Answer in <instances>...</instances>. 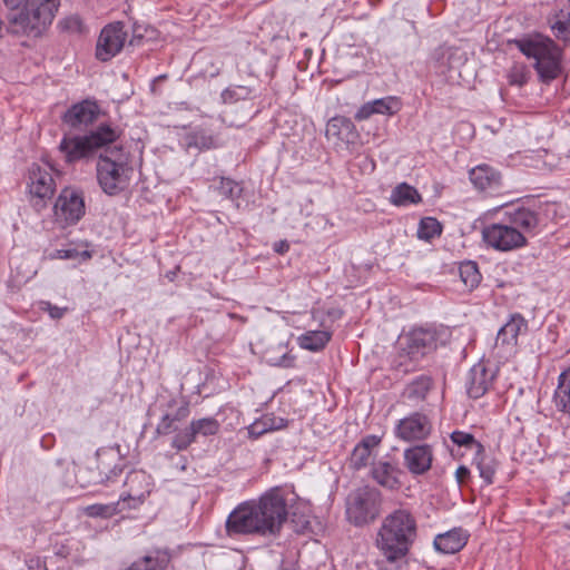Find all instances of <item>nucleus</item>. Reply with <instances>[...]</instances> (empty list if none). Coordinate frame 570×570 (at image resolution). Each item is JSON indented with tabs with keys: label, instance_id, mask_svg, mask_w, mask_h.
<instances>
[{
	"label": "nucleus",
	"instance_id": "nucleus-41",
	"mask_svg": "<svg viewBox=\"0 0 570 570\" xmlns=\"http://www.w3.org/2000/svg\"><path fill=\"white\" fill-rule=\"evenodd\" d=\"M442 233L441 223L434 217H424L421 219L417 229L420 239L430 240Z\"/></svg>",
	"mask_w": 570,
	"mask_h": 570
},
{
	"label": "nucleus",
	"instance_id": "nucleus-44",
	"mask_svg": "<svg viewBox=\"0 0 570 570\" xmlns=\"http://www.w3.org/2000/svg\"><path fill=\"white\" fill-rule=\"evenodd\" d=\"M282 425H275L274 417L264 416L248 426V434L252 439H258L264 433L278 429Z\"/></svg>",
	"mask_w": 570,
	"mask_h": 570
},
{
	"label": "nucleus",
	"instance_id": "nucleus-7",
	"mask_svg": "<svg viewBox=\"0 0 570 570\" xmlns=\"http://www.w3.org/2000/svg\"><path fill=\"white\" fill-rule=\"evenodd\" d=\"M515 43L524 56L535 60L534 68L542 81L550 82L560 75L561 49L553 40H515Z\"/></svg>",
	"mask_w": 570,
	"mask_h": 570
},
{
	"label": "nucleus",
	"instance_id": "nucleus-40",
	"mask_svg": "<svg viewBox=\"0 0 570 570\" xmlns=\"http://www.w3.org/2000/svg\"><path fill=\"white\" fill-rule=\"evenodd\" d=\"M450 438L454 444L472 450L474 451V454L480 455L485 451L484 446L479 441H476L471 433L463 431H453Z\"/></svg>",
	"mask_w": 570,
	"mask_h": 570
},
{
	"label": "nucleus",
	"instance_id": "nucleus-6",
	"mask_svg": "<svg viewBox=\"0 0 570 570\" xmlns=\"http://www.w3.org/2000/svg\"><path fill=\"white\" fill-rule=\"evenodd\" d=\"M130 154L120 145H109L99 154L96 175L101 189L110 195L124 191L132 174Z\"/></svg>",
	"mask_w": 570,
	"mask_h": 570
},
{
	"label": "nucleus",
	"instance_id": "nucleus-39",
	"mask_svg": "<svg viewBox=\"0 0 570 570\" xmlns=\"http://www.w3.org/2000/svg\"><path fill=\"white\" fill-rule=\"evenodd\" d=\"M473 463L476 465L480 476L484 480V482L489 485L494 481V474L497 470V463L494 459L484 454H475L473 459Z\"/></svg>",
	"mask_w": 570,
	"mask_h": 570
},
{
	"label": "nucleus",
	"instance_id": "nucleus-32",
	"mask_svg": "<svg viewBox=\"0 0 570 570\" xmlns=\"http://www.w3.org/2000/svg\"><path fill=\"white\" fill-rule=\"evenodd\" d=\"M187 149L196 148L200 151L219 147L217 138L205 129H197L186 135Z\"/></svg>",
	"mask_w": 570,
	"mask_h": 570
},
{
	"label": "nucleus",
	"instance_id": "nucleus-27",
	"mask_svg": "<svg viewBox=\"0 0 570 570\" xmlns=\"http://www.w3.org/2000/svg\"><path fill=\"white\" fill-rule=\"evenodd\" d=\"M326 136L336 140L350 142L355 136V126L351 119L344 116H336L330 119L326 126Z\"/></svg>",
	"mask_w": 570,
	"mask_h": 570
},
{
	"label": "nucleus",
	"instance_id": "nucleus-48",
	"mask_svg": "<svg viewBox=\"0 0 570 570\" xmlns=\"http://www.w3.org/2000/svg\"><path fill=\"white\" fill-rule=\"evenodd\" d=\"M248 95L245 87L227 88L222 92V99L225 104H233Z\"/></svg>",
	"mask_w": 570,
	"mask_h": 570
},
{
	"label": "nucleus",
	"instance_id": "nucleus-45",
	"mask_svg": "<svg viewBox=\"0 0 570 570\" xmlns=\"http://www.w3.org/2000/svg\"><path fill=\"white\" fill-rule=\"evenodd\" d=\"M218 191L224 197L236 200L242 196L243 188L237 181L230 178L222 177Z\"/></svg>",
	"mask_w": 570,
	"mask_h": 570
},
{
	"label": "nucleus",
	"instance_id": "nucleus-49",
	"mask_svg": "<svg viewBox=\"0 0 570 570\" xmlns=\"http://www.w3.org/2000/svg\"><path fill=\"white\" fill-rule=\"evenodd\" d=\"M50 261L55 259H76L79 257V252L75 248L71 249H56L47 256Z\"/></svg>",
	"mask_w": 570,
	"mask_h": 570
},
{
	"label": "nucleus",
	"instance_id": "nucleus-43",
	"mask_svg": "<svg viewBox=\"0 0 570 570\" xmlns=\"http://www.w3.org/2000/svg\"><path fill=\"white\" fill-rule=\"evenodd\" d=\"M58 27L61 29V31L72 35H82L87 31L81 17L78 14H70L61 19L58 23Z\"/></svg>",
	"mask_w": 570,
	"mask_h": 570
},
{
	"label": "nucleus",
	"instance_id": "nucleus-14",
	"mask_svg": "<svg viewBox=\"0 0 570 570\" xmlns=\"http://www.w3.org/2000/svg\"><path fill=\"white\" fill-rule=\"evenodd\" d=\"M498 374V368L489 361H480L474 364L465 381L466 393L472 399L482 397L492 386Z\"/></svg>",
	"mask_w": 570,
	"mask_h": 570
},
{
	"label": "nucleus",
	"instance_id": "nucleus-38",
	"mask_svg": "<svg viewBox=\"0 0 570 570\" xmlns=\"http://www.w3.org/2000/svg\"><path fill=\"white\" fill-rule=\"evenodd\" d=\"M126 510V507L121 505V502H115L109 504H91L85 508V513L91 518H111Z\"/></svg>",
	"mask_w": 570,
	"mask_h": 570
},
{
	"label": "nucleus",
	"instance_id": "nucleus-13",
	"mask_svg": "<svg viewBox=\"0 0 570 570\" xmlns=\"http://www.w3.org/2000/svg\"><path fill=\"white\" fill-rule=\"evenodd\" d=\"M127 38L125 24L120 21L107 24L100 32L97 46L96 57L100 61H109L124 47Z\"/></svg>",
	"mask_w": 570,
	"mask_h": 570
},
{
	"label": "nucleus",
	"instance_id": "nucleus-52",
	"mask_svg": "<svg viewBox=\"0 0 570 570\" xmlns=\"http://www.w3.org/2000/svg\"><path fill=\"white\" fill-rule=\"evenodd\" d=\"M455 478L459 484H464L470 479V470L465 465H460L455 471Z\"/></svg>",
	"mask_w": 570,
	"mask_h": 570
},
{
	"label": "nucleus",
	"instance_id": "nucleus-9",
	"mask_svg": "<svg viewBox=\"0 0 570 570\" xmlns=\"http://www.w3.org/2000/svg\"><path fill=\"white\" fill-rule=\"evenodd\" d=\"M484 243L500 252H510L527 245L523 233L510 224L494 223L482 230Z\"/></svg>",
	"mask_w": 570,
	"mask_h": 570
},
{
	"label": "nucleus",
	"instance_id": "nucleus-20",
	"mask_svg": "<svg viewBox=\"0 0 570 570\" xmlns=\"http://www.w3.org/2000/svg\"><path fill=\"white\" fill-rule=\"evenodd\" d=\"M401 108L402 101L400 98L394 96H387L384 98L365 102L358 108L354 118L357 121H363L368 119L373 115L393 116L397 114L401 110Z\"/></svg>",
	"mask_w": 570,
	"mask_h": 570
},
{
	"label": "nucleus",
	"instance_id": "nucleus-22",
	"mask_svg": "<svg viewBox=\"0 0 570 570\" xmlns=\"http://www.w3.org/2000/svg\"><path fill=\"white\" fill-rule=\"evenodd\" d=\"M173 553L168 548H155L120 570H168Z\"/></svg>",
	"mask_w": 570,
	"mask_h": 570
},
{
	"label": "nucleus",
	"instance_id": "nucleus-16",
	"mask_svg": "<svg viewBox=\"0 0 570 570\" xmlns=\"http://www.w3.org/2000/svg\"><path fill=\"white\" fill-rule=\"evenodd\" d=\"M432 432V423L428 415L414 412L399 421L395 426V436L405 442L423 441Z\"/></svg>",
	"mask_w": 570,
	"mask_h": 570
},
{
	"label": "nucleus",
	"instance_id": "nucleus-36",
	"mask_svg": "<svg viewBox=\"0 0 570 570\" xmlns=\"http://www.w3.org/2000/svg\"><path fill=\"white\" fill-rule=\"evenodd\" d=\"M459 274L461 281L469 289H474L479 286L482 275L479 272L478 264L472 261H466L460 264Z\"/></svg>",
	"mask_w": 570,
	"mask_h": 570
},
{
	"label": "nucleus",
	"instance_id": "nucleus-26",
	"mask_svg": "<svg viewBox=\"0 0 570 570\" xmlns=\"http://www.w3.org/2000/svg\"><path fill=\"white\" fill-rule=\"evenodd\" d=\"M382 442V438L377 435L364 436L354 448L351 455L352 466L356 470L365 468L372 455V451Z\"/></svg>",
	"mask_w": 570,
	"mask_h": 570
},
{
	"label": "nucleus",
	"instance_id": "nucleus-10",
	"mask_svg": "<svg viewBox=\"0 0 570 570\" xmlns=\"http://www.w3.org/2000/svg\"><path fill=\"white\" fill-rule=\"evenodd\" d=\"M56 190V183L51 173L32 164L29 168L28 193L30 203L37 209L46 207L47 200H50Z\"/></svg>",
	"mask_w": 570,
	"mask_h": 570
},
{
	"label": "nucleus",
	"instance_id": "nucleus-56",
	"mask_svg": "<svg viewBox=\"0 0 570 570\" xmlns=\"http://www.w3.org/2000/svg\"><path fill=\"white\" fill-rule=\"evenodd\" d=\"M174 403L175 401L169 402V407H171Z\"/></svg>",
	"mask_w": 570,
	"mask_h": 570
},
{
	"label": "nucleus",
	"instance_id": "nucleus-5",
	"mask_svg": "<svg viewBox=\"0 0 570 570\" xmlns=\"http://www.w3.org/2000/svg\"><path fill=\"white\" fill-rule=\"evenodd\" d=\"M121 131L109 124H100L83 135L65 134L59 151L66 164L72 165L81 160H89L98 153L115 144Z\"/></svg>",
	"mask_w": 570,
	"mask_h": 570
},
{
	"label": "nucleus",
	"instance_id": "nucleus-31",
	"mask_svg": "<svg viewBox=\"0 0 570 570\" xmlns=\"http://www.w3.org/2000/svg\"><path fill=\"white\" fill-rule=\"evenodd\" d=\"M433 385L432 376L420 375L406 385L403 395L411 401L422 402L426 399Z\"/></svg>",
	"mask_w": 570,
	"mask_h": 570
},
{
	"label": "nucleus",
	"instance_id": "nucleus-24",
	"mask_svg": "<svg viewBox=\"0 0 570 570\" xmlns=\"http://www.w3.org/2000/svg\"><path fill=\"white\" fill-rule=\"evenodd\" d=\"M401 473V470L395 464L386 461L375 462L371 469L372 478L381 487L389 490H397L401 488V481L399 479Z\"/></svg>",
	"mask_w": 570,
	"mask_h": 570
},
{
	"label": "nucleus",
	"instance_id": "nucleus-28",
	"mask_svg": "<svg viewBox=\"0 0 570 570\" xmlns=\"http://www.w3.org/2000/svg\"><path fill=\"white\" fill-rule=\"evenodd\" d=\"M190 414L189 404L184 402L174 412L166 413L161 416L160 422L157 424L156 433L158 435H168L177 431L178 422L186 420Z\"/></svg>",
	"mask_w": 570,
	"mask_h": 570
},
{
	"label": "nucleus",
	"instance_id": "nucleus-4",
	"mask_svg": "<svg viewBox=\"0 0 570 570\" xmlns=\"http://www.w3.org/2000/svg\"><path fill=\"white\" fill-rule=\"evenodd\" d=\"M7 8L17 10L9 17V29L14 35L40 37L52 23L60 0H3Z\"/></svg>",
	"mask_w": 570,
	"mask_h": 570
},
{
	"label": "nucleus",
	"instance_id": "nucleus-46",
	"mask_svg": "<svg viewBox=\"0 0 570 570\" xmlns=\"http://www.w3.org/2000/svg\"><path fill=\"white\" fill-rule=\"evenodd\" d=\"M108 466H109V464H107L105 462V460H101V459L98 460L96 469L99 470L100 474H104V476H101L97 481V483H108V482H111L115 478L119 476L122 473V469L118 468L116 465L112 469H110L109 472H105V470Z\"/></svg>",
	"mask_w": 570,
	"mask_h": 570
},
{
	"label": "nucleus",
	"instance_id": "nucleus-30",
	"mask_svg": "<svg viewBox=\"0 0 570 570\" xmlns=\"http://www.w3.org/2000/svg\"><path fill=\"white\" fill-rule=\"evenodd\" d=\"M507 216L509 224L521 232L532 230L539 223L537 213L525 207H518L507 212Z\"/></svg>",
	"mask_w": 570,
	"mask_h": 570
},
{
	"label": "nucleus",
	"instance_id": "nucleus-54",
	"mask_svg": "<svg viewBox=\"0 0 570 570\" xmlns=\"http://www.w3.org/2000/svg\"><path fill=\"white\" fill-rule=\"evenodd\" d=\"M78 258H81L82 261H87V259L91 258V253L88 250L79 252Z\"/></svg>",
	"mask_w": 570,
	"mask_h": 570
},
{
	"label": "nucleus",
	"instance_id": "nucleus-34",
	"mask_svg": "<svg viewBox=\"0 0 570 570\" xmlns=\"http://www.w3.org/2000/svg\"><path fill=\"white\" fill-rule=\"evenodd\" d=\"M420 360L410 354V351L400 342L399 350L392 360L391 367L400 374H409L417 368Z\"/></svg>",
	"mask_w": 570,
	"mask_h": 570
},
{
	"label": "nucleus",
	"instance_id": "nucleus-33",
	"mask_svg": "<svg viewBox=\"0 0 570 570\" xmlns=\"http://www.w3.org/2000/svg\"><path fill=\"white\" fill-rule=\"evenodd\" d=\"M331 337L330 331H307L298 336V344L304 350L318 352L325 348Z\"/></svg>",
	"mask_w": 570,
	"mask_h": 570
},
{
	"label": "nucleus",
	"instance_id": "nucleus-42",
	"mask_svg": "<svg viewBox=\"0 0 570 570\" xmlns=\"http://www.w3.org/2000/svg\"><path fill=\"white\" fill-rule=\"evenodd\" d=\"M530 71L524 63L515 62L509 69L507 78L511 86L522 87L529 80Z\"/></svg>",
	"mask_w": 570,
	"mask_h": 570
},
{
	"label": "nucleus",
	"instance_id": "nucleus-53",
	"mask_svg": "<svg viewBox=\"0 0 570 570\" xmlns=\"http://www.w3.org/2000/svg\"><path fill=\"white\" fill-rule=\"evenodd\" d=\"M273 248L277 254L284 255L289 250V243L285 239H282L274 243Z\"/></svg>",
	"mask_w": 570,
	"mask_h": 570
},
{
	"label": "nucleus",
	"instance_id": "nucleus-21",
	"mask_svg": "<svg viewBox=\"0 0 570 570\" xmlns=\"http://www.w3.org/2000/svg\"><path fill=\"white\" fill-rule=\"evenodd\" d=\"M433 462V450L429 444H419L404 451V464L414 475L426 473Z\"/></svg>",
	"mask_w": 570,
	"mask_h": 570
},
{
	"label": "nucleus",
	"instance_id": "nucleus-18",
	"mask_svg": "<svg viewBox=\"0 0 570 570\" xmlns=\"http://www.w3.org/2000/svg\"><path fill=\"white\" fill-rule=\"evenodd\" d=\"M99 106L91 100H82L73 104L62 115L61 120L65 125L75 130H85L98 119Z\"/></svg>",
	"mask_w": 570,
	"mask_h": 570
},
{
	"label": "nucleus",
	"instance_id": "nucleus-35",
	"mask_svg": "<svg viewBox=\"0 0 570 570\" xmlns=\"http://www.w3.org/2000/svg\"><path fill=\"white\" fill-rule=\"evenodd\" d=\"M421 202L422 196L417 189L406 183L399 184L391 194V203L396 206H406Z\"/></svg>",
	"mask_w": 570,
	"mask_h": 570
},
{
	"label": "nucleus",
	"instance_id": "nucleus-50",
	"mask_svg": "<svg viewBox=\"0 0 570 570\" xmlns=\"http://www.w3.org/2000/svg\"><path fill=\"white\" fill-rule=\"evenodd\" d=\"M41 309L49 313L53 320H60L67 312V307H58L52 305L50 302H41Z\"/></svg>",
	"mask_w": 570,
	"mask_h": 570
},
{
	"label": "nucleus",
	"instance_id": "nucleus-12",
	"mask_svg": "<svg viewBox=\"0 0 570 570\" xmlns=\"http://www.w3.org/2000/svg\"><path fill=\"white\" fill-rule=\"evenodd\" d=\"M220 430V423L215 417H202L193 420L188 426L179 431L171 441V446L177 451L187 450L197 436H213Z\"/></svg>",
	"mask_w": 570,
	"mask_h": 570
},
{
	"label": "nucleus",
	"instance_id": "nucleus-29",
	"mask_svg": "<svg viewBox=\"0 0 570 570\" xmlns=\"http://www.w3.org/2000/svg\"><path fill=\"white\" fill-rule=\"evenodd\" d=\"M553 402L558 411L570 415V366L562 371L558 377Z\"/></svg>",
	"mask_w": 570,
	"mask_h": 570
},
{
	"label": "nucleus",
	"instance_id": "nucleus-1",
	"mask_svg": "<svg viewBox=\"0 0 570 570\" xmlns=\"http://www.w3.org/2000/svg\"><path fill=\"white\" fill-rule=\"evenodd\" d=\"M297 495L285 487H274L257 500L238 504L226 520V532L233 535L276 537L287 521L288 508Z\"/></svg>",
	"mask_w": 570,
	"mask_h": 570
},
{
	"label": "nucleus",
	"instance_id": "nucleus-2",
	"mask_svg": "<svg viewBox=\"0 0 570 570\" xmlns=\"http://www.w3.org/2000/svg\"><path fill=\"white\" fill-rule=\"evenodd\" d=\"M297 495L285 487H274L257 500L238 504L226 520V532L233 535L276 537L287 521L288 508Z\"/></svg>",
	"mask_w": 570,
	"mask_h": 570
},
{
	"label": "nucleus",
	"instance_id": "nucleus-8",
	"mask_svg": "<svg viewBox=\"0 0 570 570\" xmlns=\"http://www.w3.org/2000/svg\"><path fill=\"white\" fill-rule=\"evenodd\" d=\"M382 493L374 487L363 485L346 498V519L355 527L373 523L381 514Z\"/></svg>",
	"mask_w": 570,
	"mask_h": 570
},
{
	"label": "nucleus",
	"instance_id": "nucleus-47",
	"mask_svg": "<svg viewBox=\"0 0 570 570\" xmlns=\"http://www.w3.org/2000/svg\"><path fill=\"white\" fill-rule=\"evenodd\" d=\"M278 348L283 351V354L277 358H269L271 364L284 368L294 367L296 357L286 351V346L278 345Z\"/></svg>",
	"mask_w": 570,
	"mask_h": 570
},
{
	"label": "nucleus",
	"instance_id": "nucleus-23",
	"mask_svg": "<svg viewBox=\"0 0 570 570\" xmlns=\"http://www.w3.org/2000/svg\"><path fill=\"white\" fill-rule=\"evenodd\" d=\"M528 324L521 314H514L500 328L497 335L495 345L513 348L518 344V337L522 331H527Z\"/></svg>",
	"mask_w": 570,
	"mask_h": 570
},
{
	"label": "nucleus",
	"instance_id": "nucleus-15",
	"mask_svg": "<svg viewBox=\"0 0 570 570\" xmlns=\"http://www.w3.org/2000/svg\"><path fill=\"white\" fill-rule=\"evenodd\" d=\"M125 487L127 490L119 499L121 505L126 510L137 509L150 493V476L144 471H131L126 478Z\"/></svg>",
	"mask_w": 570,
	"mask_h": 570
},
{
	"label": "nucleus",
	"instance_id": "nucleus-19",
	"mask_svg": "<svg viewBox=\"0 0 570 570\" xmlns=\"http://www.w3.org/2000/svg\"><path fill=\"white\" fill-rule=\"evenodd\" d=\"M469 177L478 190L488 195H498L503 187L501 173L485 164L472 168Z\"/></svg>",
	"mask_w": 570,
	"mask_h": 570
},
{
	"label": "nucleus",
	"instance_id": "nucleus-51",
	"mask_svg": "<svg viewBox=\"0 0 570 570\" xmlns=\"http://www.w3.org/2000/svg\"><path fill=\"white\" fill-rule=\"evenodd\" d=\"M73 543L72 539H67L65 542L57 543L55 546V553L58 557L67 558L70 556L71 552V546Z\"/></svg>",
	"mask_w": 570,
	"mask_h": 570
},
{
	"label": "nucleus",
	"instance_id": "nucleus-11",
	"mask_svg": "<svg viewBox=\"0 0 570 570\" xmlns=\"http://www.w3.org/2000/svg\"><path fill=\"white\" fill-rule=\"evenodd\" d=\"M53 212L57 220L75 225L86 212L82 193L72 187L63 188L55 203Z\"/></svg>",
	"mask_w": 570,
	"mask_h": 570
},
{
	"label": "nucleus",
	"instance_id": "nucleus-37",
	"mask_svg": "<svg viewBox=\"0 0 570 570\" xmlns=\"http://www.w3.org/2000/svg\"><path fill=\"white\" fill-rule=\"evenodd\" d=\"M551 28L558 39L570 40V4L556 14Z\"/></svg>",
	"mask_w": 570,
	"mask_h": 570
},
{
	"label": "nucleus",
	"instance_id": "nucleus-25",
	"mask_svg": "<svg viewBox=\"0 0 570 570\" xmlns=\"http://www.w3.org/2000/svg\"><path fill=\"white\" fill-rule=\"evenodd\" d=\"M468 533L461 528L452 529L445 533L438 534L434 539L436 550L452 554L459 552L468 542Z\"/></svg>",
	"mask_w": 570,
	"mask_h": 570
},
{
	"label": "nucleus",
	"instance_id": "nucleus-3",
	"mask_svg": "<svg viewBox=\"0 0 570 570\" xmlns=\"http://www.w3.org/2000/svg\"><path fill=\"white\" fill-rule=\"evenodd\" d=\"M415 538V518L409 510L397 509L383 520L376 544L389 561H396L409 553Z\"/></svg>",
	"mask_w": 570,
	"mask_h": 570
},
{
	"label": "nucleus",
	"instance_id": "nucleus-17",
	"mask_svg": "<svg viewBox=\"0 0 570 570\" xmlns=\"http://www.w3.org/2000/svg\"><path fill=\"white\" fill-rule=\"evenodd\" d=\"M438 332L435 328L417 327L406 334L401 343L420 361L429 353L436 350Z\"/></svg>",
	"mask_w": 570,
	"mask_h": 570
},
{
	"label": "nucleus",
	"instance_id": "nucleus-55",
	"mask_svg": "<svg viewBox=\"0 0 570 570\" xmlns=\"http://www.w3.org/2000/svg\"><path fill=\"white\" fill-rule=\"evenodd\" d=\"M442 50L444 51V53L445 52H449V53L451 52V48H442Z\"/></svg>",
	"mask_w": 570,
	"mask_h": 570
}]
</instances>
